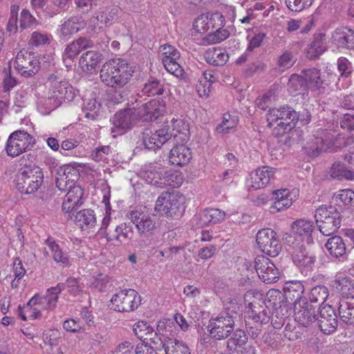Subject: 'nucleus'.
<instances>
[{"label":"nucleus","instance_id":"nucleus-1","mask_svg":"<svg viewBox=\"0 0 354 354\" xmlns=\"http://www.w3.org/2000/svg\"><path fill=\"white\" fill-rule=\"evenodd\" d=\"M239 306L234 301L224 304L223 310L209 321L207 330L211 337L216 340L227 338L234 331L235 322L239 317Z\"/></svg>","mask_w":354,"mask_h":354},{"label":"nucleus","instance_id":"nucleus-2","mask_svg":"<svg viewBox=\"0 0 354 354\" xmlns=\"http://www.w3.org/2000/svg\"><path fill=\"white\" fill-rule=\"evenodd\" d=\"M133 72V67L126 60L113 59L102 65L100 77L106 86L122 89L131 80Z\"/></svg>","mask_w":354,"mask_h":354},{"label":"nucleus","instance_id":"nucleus-3","mask_svg":"<svg viewBox=\"0 0 354 354\" xmlns=\"http://www.w3.org/2000/svg\"><path fill=\"white\" fill-rule=\"evenodd\" d=\"M130 220L135 224L140 235L138 241L140 248H146L153 244L151 235L158 226V222L153 214H144L138 211H131L129 216Z\"/></svg>","mask_w":354,"mask_h":354},{"label":"nucleus","instance_id":"nucleus-4","mask_svg":"<svg viewBox=\"0 0 354 354\" xmlns=\"http://www.w3.org/2000/svg\"><path fill=\"white\" fill-rule=\"evenodd\" d=\"M185 197L178 191L161 193L158 197L154 209L169 218H177L185 211Z\"/></svg>","mask_w":354,"mask_h":354},{"label":"nucleus","instance_id":"nucleus-5","mask_svg":"<svg viewBox=\"0 0 354 354\" xmlns=\"http://www.w3.org/2000/svg\"><path fill=\"white\" fill-rule=\"evenodd\" d=\"M44 174L36 165H25L16 176L15 185L22 194H30L36 192L41 185Z\"/></svg>","mask_w":354,"mask_h":354},{"label":"nucleus","instance_id":"nucleus-6","mask_svg":"<svg viewBox=\"0 0 354 354\" xmlns=\"http://www.w3.org/2000/svg\"><path fill=\"white\" fill-rule=\"evenodd\" d=\"M315 218L319 232L328 236L341 227L342 216L335 207L322 205L315 210Z\"/></svg>","mask_w":354,"mask_h":354},{"label":"nucleus","instance_id":"nucleus-7","mask_svg":"<svg viewBox=\"0 0 354 354\" xmlns=\"http://www.w3.org/2000/svg\"><path fill=\"white\" fill-rule=\"evenodd\" d=\"M35 143V138L27 131L17 130L8 137L6 145V151L8 156L17 157L30 150Z\"/></svg>","mask_w":354,"mask_h":354},{"label":"nucleus","instance_id":"nucleus-8","mask_svg":"<svg viewBox=\"0 0 354 354\" xmlns=\"http://www.w3.org/2000/svg\"><path fill=\"white\" fill-rule=\"evenodd\" d=\"M299 115L297 112L291 109L290 107H282L281 109H270L268 113V125L272 127L279 120L277 123L278 131L283 129V132L277 133H283L286 131H290L295 127L296 119Z\"/></svg>","mask_w":354,"mask_h":354},{"label":"nucleus","instance_id":"nucleus-9","mask_svg":"<svg viewBox=\"0 0 354 354\" xmlns=\"http://www.w3.org/2000/svg\"><path fill=\"white\" fill-rule=\"evenodd\" d=\"M111 301L115 310L118 312H131L138 308L141 298L133 289L122 290L115 294Z\"/></svg>","mask_w":354,"mask_h":354},{"label":"nucleus","instance_id":"nucleus-10","mask_svg":"<svg viewBox=\"0 0 354 354\" xmlns=\"http://www.w3.org/2000/svg\"><path fill=\"white\" fill-rule=\"evenodd\" d=\"M256 241L261 250L272 257H277L281 250V244L277 233L270 228L259 230L257 234Z\"/></svg>","mask_w":354,"mask_h":354},{"label":"nucleus","instance_id":"nucleus-11","mask_svg":"<svg viewBox=\"0 0 354 354\" xmlns=\"http://www.w3.org/2000/svg\"><path fill=\"white\" fill-rule=\"evenodd\" d=\"M333 143V136L325 129H319L315 134L310 136L304 147L310 156H317L320 152L326 151Z\"/></svg>","mask_w":354,"mask_h":354},{"label":"nucleus","instance_id":"nucleus-12","mask_svg":"<svg viewBox=\"0 0 354 354\" xmlns=\"http://www.w3.org/2000/svg\"><path fill=\"white\" fill-rule=\"evenodd\" d=\"M283 297L282 293L278 290L272 289L267 293L268 308H274L272 316H276L279 319V322L273 324L275 328H281L283 324L284 318L288 315L289 307L282 300ZM272 320L273 317H272Z\"/></svg>","mask_w":354,"mask_h":354},{"label":"nucleus","instance_id":"nucleus-13","mask_svg":"<svg viewBox=\"0 0 354 354\" xmlns=\"http://www.w3.org/2000/svg\"><path fill=\"white\" fill-rule=\"evenodd\" d=\"M15 68L26 77L35 75L39 68V60L27 50H20L15 57Z\"/></svg>","mask_w":354,"mask_h":354},{"label":"nucleus","instance_id":"nucleus-14","mask_svg":"<svg viewBox=\"0 0 354 354\" xmlns=\"http://www.w3.org/2000/svg\"><path fill=\"white\" fill-rule=\"evenodd\" d=\"M254 267L259 279L266 283L277 282L279 278L278 268L272 261L264 256L257 257Z\"/></svg>","mask_w":354,"mask_h":354},{"label":"nucleus","instance_id":"nucleus-15","mask_svg":"<svg viewBox=\"0 0 354 354\" xmlns=\"http://www.w3.org/2000/svg\"><path fill=\"white\" fill-rule=\"evenodd\" d=\"M64 288L65 285L59 283L56 286L48 288L43 297L35 295L28 302V306H41V308L53 310L57 306L59 295Z\"/></svg>","mask_w":354,"mask_h":354},{"label":"nucleus","instance_id":"nucleus-16","mask_svg":"<svg viewBox=\"0 0 354 354\" xmlns=\"http://www.w3.org/2000/svg\"><path fill=\"white\" fill-rule=\"evenodd\" d=\"M319 315L316 316L320 330L326 335L334 333L337 327V318L334 308L331 306L320 308Z\"/></svg>","mask_w":354,"mask_h":354},{"label":"nucleus","instance_id":"nucleus-17","mask_svg":"<svg viewBox=\"0 0 354 354\" xmlns=\"http://www.w3.org/2000/svg\"><path fill=\"white\" fill-rule=\"evenodd\" d=\"M171 134L167 129H160L152 132L146 131L142 133V140L145 147L150 150H156L160 148L167 141L169 140Z\"/></svg>","mask_w":354,"mask_h":354},{"label":"nucleus","instance_id":"nucleus-18","mask_svg":"<svg viewBox=\"0 0 354 354\" xmlns=\"http://www.w3.org/2000/svg\"><path fill=\"white\" fill-rule=\"evenodd\" d=\"M315 307L307 301H301L294 306L295 319L302 326H308L316 320Z\"/></svg>","mask_w":354,"mask_h":354},{"label":"nucleus","instance_id":"nucleus-19","mask_svg":"<svg viewBox=\"0 0 354 354\" xmlns=\"http://www.w3.org/2000/svg\"><path fill=\"white\" fill-rule=\"evenodd\" d=\"M283 290V297L286 299L284 303L288 306V304L295 306V304L297 303H301V301H306V298L302 297L304 291V287L300 281H288L285 283Z\"/></svg>","mask_w":354,"mask_h":354},{"label":"nucleus","instance_id":"nucleus-20","mask_svg":"<svg viewBox=\"0 0 354 354\" xmlns=\"http://www.w3.org/2000/svg\"><path fill=\"white\" fill-rule=\"evenodd\" d=\"M225 212L216 208L206 209L194 216V221L198 227H203L207 225L216 224L224 220Z\"/></svg>","mask_w":354,"mask_h":354},{"label":"nucleus","instance_id":"nucleus-21","mask_svg":"<svg viewBox=\"0 0 354 354\" xmlns=\"http://www.w3.org/2000/svg\"><path fill=\"white\" fill-rule=\"evenodd\" d=\"M67 191L62 203V210L71 213L83 204L84 192L80 186H73Z\"/></svg>","mask_w":354,"mask_h":354},{"label":"nucleus","instance_id":"nucleus-22","mask_svg":"<svg viewBox=\"0 0 354 354\" xmlns=\"http://www.w3.org/2000/svg\"><path fill=\"white\" fill-rule=\"evenodd\" d=\"M86 22L80 17H72L64 21L58 29L59 37L68 39L74 34L84 29Z\"/></svg>","mask_w":354,"mask_h":354},{"label":"nucleus","instance_id":"nucleus-23","mask_svg":"<svg viewBox=\"0 0 354 354\" xmlns=\"http://www.w3.org/2000/svg\"><path fill=\"white\" fill-rule=\"evenodd\" d=\"M49 100H54V106H58L62 101H70L73 97L72 87L65 81L55 82L50 91Z\"/></svg>","mask_w":354,"mask_h":354},{"label":"nucleus","instance_id":"nucleus-24","mask_svg":"<svg viewBox=\"0 0 354 354\" xmlns=\"http://www.w3.org/2000/svg\"><path fill=\"white\" fill-rule=\"evenodd\" d=\"M273 174L274 169L268 166L257 169L250 174V179L248 180L249 186L254 189L266 187L269 183Z\"/></svg>","mask_w":354,"mask_h":354},{"label":"nucleus","instance_id":"nucleus-25","mask_svg":"<svg viewBox=\"0 0 354 354\" xmlns=\"http://www.w3.org/2000/svg\"><path fill=\"white\" fill-rule=\"evenodd\" d=\"M164 111V106L159 101L152 100L138 109L137 116L145 121L153 120L161 115Z\"/></svg>","mask_w":354,"mask_h":354},{"label":"nucleus","instance_id":"nucleus-26","mask_svg":"<svg viewBox=\"0 0 354 354\" xmlns=\"http://www.w3.org/2000/svg\"><path fill=\"white\" fill-rule=\"evenodd\" d=\"M247 308L249 318L252 319L255 324H265L270 320L268 306H261L254 301L250 302Z\"/></svg>","mask_w":354,"mask_h":354},{"label":"nucleus","instance_id":"nucleus-27","mask_svg":"<svg viewBox=\"0 0 354 354\" xmlns=\"http://www.w3.org/2000/svg\"><path fill=\"white\" fill-rule=\"evenodd\" d=\"M333 41L339 47L354 48V30L347 27L337 28L332 34Z\"/></svg>","mask_w":354,"mask_h":354},{"label":"nucleus","instance_id":"nucleus-28","mask_svg":"<svg viewBox=\"0 0 354 354\" xmlns=\"http://www.w3.org/2000/svg\"><path fill=\"white\" fill-rule=\"evenodd\" d=\"M94 43L87 37H80L67 45L63 53V59L66 61L67 59H72L75 58L80 53L86 48H93Z\"/></svg>","mask_w":354,"mask_h":354},{"label":"nucleus","instance_id":"nucleus-29","mask_svg":"<svg viewBox=\"0 0 354 354\" xmlns=\"http://www.w3.org/2000/svg\"><path fill=\"white\" fill-rule=\"evenodd\" d=\"M192 158V151L185 145H176L170 150L169 162L174 165L185 166L190 162Z\"/></svg>","mask_w":354,"mask_h":354},{"label":"nucleus","instance_id":"nucleus-30","mask_svg":"<svg viewBox=\"0 0 354 354\" xmlns=\"http://www.w3.org/2000/svg\"><path fill=\"white\" fill-rule=\"evenodd\" d=\"M292 261L300 269L308 271L311 270L315 262V257L303 246L295 249L292 253Z\"/></svg>","mask_w":354,"mask_h":354},{"label":"nucleus","instance_id":"nucleus-31","mask_svg":"<svg viewBox=\"0 0 354 354\" xmlns=\"http://www.w3.org/2000/svg\"><path fill=\"white\" fill-rule=\"evenodd\" d=\"M133 109H128L120 111L114 115L112 122L118 133L122 134L131 127L133 121Z\"/></svg>","mask_w":354,"mask_h":354},{"label":"nucleus","instance_id":"nucleus-32","mask_svg":"<svg viewBox=\"0 0 354 354\" xmlns=\"http://www.w3.org/2000/svg\"><path fill=\"white\" fill-rule=\"evenodd\" d=\"M292 232L296 238L301 240L311 238L312 233L315 230L314 223L312 221L304 218L298 219L294 221L291 225Z\"/></svg>","mask_w":354,"mask_h":354},{"label":"nucleus","instance_id":"nucleus-33","mask_svg":"<svg viewBox=\"0 0 354 354\" xmlns=\"http://www.w3.org/2000/svg\"><path fill=\"white\" fill-rule=\"evenodd\" d=\"M75 222L82 230H91L97 225L94 211L90 209L77 212L75 215Z\"/></svg>","mask_w":354,"mask_h":354},{"label":"nucleus","instance_id":"nucleus-34","mask_svg":"<svg viewBox=\"0 0 354 354\" xmlns=\"http://www.w3.org/2000/svg\"><path fill=\"white\" fill-rule=\"evenodd\" d=\"M274 202L270 207L272 212H280L291 206L292 198H290V192L287 189L273 192Z\"/></svg>","mask_w":354,"mask_h":354},{"label":"nucleus","instance_id":"nucleus-35","mask_svg":"<svg viewBox=\"0 0 354 354\" xmlns=\"http://www.w3.org/2000/svg\"><path fill=\"white\" fill-rule=\"evenodd\" d=\"M325 247L333 257L340 258L346 255V243L340 236L335 235L329 238L325 244Z\"/></svg>","mask_w":354,"mask_h":354},{"label":"nucleus","instance_id":"nucleus-36","mask_svg":"<svg viewBox=\"0 0 354 354\" xmlns=\"http://www.w3.org/2000/svg\"><path fill=\"white\" fill-rule=\"evenodd\" d=\"M326 35L319 33L314 36L313 40L306 49L307 57L310 59H315L322 55L326 50Z\"/></svg>","mask_w":354,"mask_h":354},{"label":"nucleus","instance_id":"nucleus-37","mask_svg":"<svg viewBox=\"0 0 354 354\" xmlns=\"http://www.w3.org/2000/svg\"><path fill=\"white\" fill-rule=\"evenodd\" d=\"M179 52H174L171 57L168 58H161L165 68L167 72L174 75L178 78L184 79L185 73L180 64L178 63L180 59Z\"/></svg>","mask_w":354,"mask_h":354},{"label":"nucleus","instance_id":"nucleus-38","mask_svg":"<svg viewBox=\"0 0 354 354\" xmlns=\"http://www.w3.org/2000/svg\"><path fill=\"white\" fill-rule=\"evenodd\" d=\"M339 315L340 319L348 325H354V297L342 300L339 303Z\"/></svg>","mask_w":354,"mask_h":354},{"label":"nucleus","instance_id":"nucleus-39","mask_svg":"<svg viewBox=\"0 0 354 354\" xmlns=\"http://www.w3.org/2000/svg\"><path fill=\"white\" fill-rule=\"evenodd\" d=\"M205 61L214 66H223L229 59V55L224 49L209 48L205 53Z\"/></svg>","mask_w":354,"mask_h":354},{"label":"nucleus","instance_id":"nucleus-40","mask_svg":"<svg viewBox=\"0 0 354 354\" xmlns=\"http://www.w3.org/2000/svg\"><path fill=\"white\" fill-rule=\"evenodd\" d=\"M100 60L101 55L99 53L88 50L81 55L79 64L84 71H91L97 66Z\"/></svg>","mask_w":354,"mask_h":354},{"label":"nucleus","instance_id":"nucleus-41","mask_svg":"<svg viewBox=\"0 0 354 354\" xmlns=\"http://www.w3.org/2000/svg\"><path fill=\"white\" fill-rule=\"evenodd\" d=\"M171 122L174 136H178L181 142H187L190 136L189 124L181 118L173 119Z\"/></svg>","mask_w":354,"mask_h":354},{"label":"nucleus","instance_id":"nucleus-42","mask_svg":"<svg viewBox=\"0 0 354 354\" xmlns=\"http://www.w3.org/2000/svg\"><path fill=\"white\" fill-rule=\"evenodd\" d=\"M331 178L337 180L354 179V171L348 169L344 164L340 162H335L330 171Z\"/></svg>","mask_w":354,"mask_h":354},{"label":"nucleus","instance_id":"nucleus-43","mask_svg":"<svg viewBox=\"0 0 354 354\" xmlns=\"http://www.w3.org/2000/svg\"><path fill=\"white\" fill-rule=\"evenodd\" d=\"M232 334L227 341V348L230 351L235 352L246 344L248 338L245 331L241 329L234 330Z\"/></svg>","mask_w":354,"mask_h":354},{"label":"nucleus","instance_id":"nucleus-44","mask_svg":"<svg viewBox=\"0 0 354 354\" xmlns=\"http://www.w3.org/2000/svg\"><path fill=\"white\" fill-rule=\"evenodd\" d=\"M301 73L307 86L310 88L317 90L322 86L323 80L319 70L313 68L304 70Z\"/></svg>","mask_w":354,"mask_h":354},{"label":"nucleus","instance_id":"nucleus-45","mask_svg":"<svg viewBox=\"0 0 354 354\" xmlns=\"http://www.w3.org/2000/svg\"><path fill=\"white\" fill-rule=\"evenodd\" d=\"M328 297V288L324 286H317L311 289L309 299L311 304H315L316 308L324 304Z\"/></svg>","mask_w":354,"mask_h":354},{"label":"nucleus","instance_id":"nucleus-46","mask_svg":"<svg viewBox=\"0 0 354 354\" xmlns=\"http://www.w3.org/2000/svg\"><path fill=\"white\" fill-rule=\"evenodd\" d=\"M46 243L50 249L55 261L57 263H61L64 265H68V254L62 250L60 246L53 239H46Z\"/></svg>","mask_w":354,"mask_h":354},{"label":"nucleus","instance_id":"nucleus-47","mask_svg":"<svg viewBox=\"0 0 354 354\" xmlns=\"http://www.w3.org/2000/svg\"><path fill=\"white\" fill-rule=\"evenodd\" d=\"M165 352L166 354H191L185 343L173 338H167Z\"/></svg>","mask_w":354,"mask_h":354},{"label":"nucleus","instance_id":"nucleus-48","mask_svg":"<svg viewBox=\"0 0 354 354\" xmlns=\"http://www.w3.org/2000/svg\"><path fill=\"white\" fill-rule=\"evenodd\" d=\"M334 199L346 208L354 209V192L349 189H342L335 193Z\"/></svg>","mask_w":354,"mask_h":354},{"label":"nucleus","instance_id":"nucleus-49","mask_svg":"<svg viewBox=\"0 0 354 354\" xmlns=\"http://www.w3.org/2000/svg\"><path fill=\"white\" fill-rule=\"evenodd\" d=\"M307 86L302 75L292 74L289 78L288 91L292 95L299 94L303 91Z\"/></svg>","mask_w":354,"mask_h":354},{"label":"nucleus","instance_id":"nucleus-50","mask_svg":"<svg viewBox=\"0 0 354 354\" xmlns=\"http://www.w3.org/2000/svg\"><path fill=\"white\" fill-rule=\"evenodd\" d=\"M167 339V338L162 340L160 335L153 328L147 335L145 342H143L142 344L148 345L152 348L154 351H161L162 349L165 351Z\"/></svg>","mask_w":354,"mask_h":354},{"label":"nucleus","instance_id":"nucleus-51","mask_svg":"<svg viewBox=\"0 0 354 354\" xmlns=\"http://www.w3.org/2000/svg\"><path fill=\"white\" fill-rule=\"evenodd\" d=\"M141 92L147 96L160 95L164 92V86L157 79L151 78L145 84Z\"/></svg>","mask_w":354,"mask_h":354},{"label":"nucleus","instance_id":"nucleus-52","mask_svg":"<svg viewBox=\"0 0 354 354\" xmlns=\"http://www.w3.org/2000/svg\"><path fill=\"white\" fill-rule=\"evenodd\" d=\"M333 286L343 295H348L354 289V281L348 277L339 276L336 277Z\"/></svg>","mask_w":354,"mask_h":354},{"label":"nucleus","instance_id":"nucleus-53","mask_svg":"<svg viewBox=\"0 0 354 354\" xmlns=\"http://www.w3.org/2000/svg\"><path fill=\"white\" fill-rule=\"evenodd\" d=\"M115 232V234L113 235V238H111V239H114L121 243L130 240L133 237V232L131 227H128L126 223L117 225Z\"/></svg>","mask_w":354,"mask_h":354},{"label":"nucleus","instance_id":"nucleus-54","mask_svg":"<svg viewBox=\"0 0 354 354\" xmlns=\"http://www.w3.org/2000/svg\"><path fill=\"white\" fill-rule=\"evenodd\" d=\"M153 328L145 322H138L133 324V330L135 335L142 342H145L147 335L151 331Z\"/></svg>","mask_w":354,"mask_h":354},{"label":"nucleus","instance_id":"nucleus-55","mask_svg":"<svg viewBox=\"0 0 354 354\" xmlns=\"http://www.w3.org/2000/svg\"><path fill=\"white\" fill-rule=\"evenodd\" d=\"M194 29L196 32L199 33H205L207 31H210L207 14H202L195 19Z\"/></svg>","mask_w":354,"mask_h":354},{"label":"nucleus","instance_id":"nucleus-56","mask_svg":"<svg viewBox=\"0 0 354 354\" xmlns=\"http://www.w3.org/2000/svg\"><path fill=\"white\" fill-rule=\"evenodd\" d=\"M236 121L230 114L223 115V121L216 127V131L220 133H227L230 129L234 128Z\"/></svg>","mask_w":354,"mask_h":354},{"label":"nucleus","instance_id":"nucleus-57","mask_svg":"<svg viewBox=\"0 0 354 354\" xmlns=\"http://www.w3.org/2000/svg\"><path fill=\"white\" fill-rule=\"evenodd\" d=\"M313 0H286L288 8L294 12H300L313 3Z\"/></svg>","mask_w":354,"mask_h":354},{"label":"nucleus","instance_id":"nucleus-58","mask_svg":"<svg viewBox=\"0 0 354 354\" xmlns=\"http://www.w3.org/2000/svg\"><path fill=\"white\" fill-rule=\"evenodd\" d=\"M209 24L210 31L214 29L223 28L225 26V20L223 15L220 12L208 13Z\"/></svg>","mask_w":354,"mask_h":354},{"label":"nucleus","instance_id":"nucleus-59","mask_svg":"<svg viewBox=\"0 0 354 354\" xmlns=\"http://www.w3.org/2000/svg\"><path fill=\"white\" fill-rule=\"evenodd\" d=\"M50 35L35 31L31 35L30 44L35 46H42L50 43Z\"/></svg>","mask_w":354,"mask_h":354},{"label":"nucleus","instance_id":"nucleus-60","mask_svg":"<svg viewBox=\"0 0 354 354\" xmlns=\"http://www.w3.org/2000/svg\"><path fill=\"white\" fill-rule=\"evenodd\" d=\"M62 170L59 167L55 174V185L59 190L61 192H66L68 189L73 186L69 181L67 180V178L61 174Z\"/></svg>","mask_w":354,"mask_h":354},{"label":"nucleus","instance_id":"nucleus-61","mask_svg":"<svg viewBox=\"0 0 354 354\" xmlns=\"http://www.w3.org/2000/svg\"><path fill=\"white\" fill-rule=\"evenodd\" d=\"M3 87L4 91H10L12 88L17 85V80L11 75L10 67L4 68L3 71Z\"/></svg>","mask_w":354,"mask_h":354},{"label":"nucleus","instance_id":"nucleus-62","mask_svg":"<svg viewBox=\"0 0 354 354\" xmlns=\"http://www.w3.org/2000/svg\"><path fill=\"white\" fill-rule=\"evenodd\" d=\"M230 35V32L227 30L222 28L216 29L215 31L209 32L207 36V40L211 43H220L222 41L227 39Z\"/></svg>","mask_w":354,"mask_h":354},{"label":"nucleus","instance_id":"nucleus-63","mask_svg":"<svg viewBox=\"0 0 354 354\" xmlns=\"http://www.w3.org/2000/svg\"><path fill=\"white\" fill-rule=\"evenodd\" d=\"M60 169L62 170L61 174H63L67 178V180L73 186H75V183L78 180L80 175L78 170L71 165H64L60 167Z\"/></svg>","mask_w":354,"mask_h":354},{"label":"nucleus","instance_id":"nucleus-64","mask_svg":"<svg viewBox=\"0 0 354 354\" xmlns=\"http://www.w3.org/2000/svg\"><path fill=\"white\" fill-rule=\"evenodd\" d=\"M293 55L289 51H285L278 58L277 65L279 68L284 71L290 68L294 64Z\"/></svg>","mask_w":354,"mask_h":354}]
</instances>
